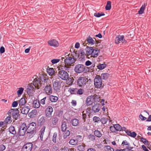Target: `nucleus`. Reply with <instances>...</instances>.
Segmentation results:
<instances>
[{
    "label": "nucleus",
    "mask_w": 151,
    "mask_h": 151,
    "mask_svg": "<svg viewBox=\"0 0 151 151\" xmlns=\"http://www.w3.org/2000/svg\"><path fill=\"white\" fill-rule=\"evenodd\" d=\"M122 145L123 146H125V147L126 148H129V143L126 140H124L123 141Z\"/></svg>",
    "instance_id": "obj_36"
},
{
    "label": "nucleus",
    "mask_w": 151,
    "mask_h": 151,
    "mask_svg": "<svg viewBox=\"0 0 151 151\" xmlns=\"http://www.w3.org/2000/svg\"><path fill=\"white\" fill-rule=\"evenodd\" d=\"M76 58L73 55H68L67 57L64 60L65 64L69 65H71L75 63Z\"/></svg>",
    "instance_id": "obj_5"
},
{
    "label": "nucleus",
    "mask_w": 151,
    "mask_h": 151,
    "mask_svg": "<svg viewBox=\"0 0 151 151\" xmlns=\"http://www.w3.org/2000/svg\"><path fill=\"white\" fill-rule=\"evenodd\" d=\"M48 76L47 75L45 74H43L40 75V78H38L39 80V84H38V89L40 88V87L41 86V83L43 84L44 83H47V81L48 80Z\"/></svg>",
    "instance_id": "obj_10"
},
{
    "label": "nucleus",
    "mask_w": 151,
    "mask_h": 151,
    "mask_svg": "<svg viewBox=\"0 0 151 151\" xmlns=\"http://www.w3.org/2000/svg\"><path fill=\"white\" fill-rule=\"evenodd\" d=\"M37 113V111L36 109L32 110L31 112L28 114L30 118L33 117Z\"/></svg>",
    "instance_id": "obj_26"
},
{
    "label": "nucleus",
    "mask_w": 151,
    "mask_h": 151,
    "mask_svg": "<svg viewBox=\"0 0 151 151\" xmlns=\"http://www.w3.org/2000/svg\"><path fill=\"white\" fill-rule=\"evenodd\" d=\"M100 105L99 104H95L92 107V109L95 113L98 112L100 109Z\"/></svg>",
    "instance_id": "obj_19"
},
{
    "label": "nucleus",
    "mask_w": 151,
    "mask_h": 151,
    "mask_svg": "<svg viewBox=\"0 0 151 151\" xmlns=\"http://www.w3.org/2000/svg\"><path fill=\"white\" fill-rule=\"evenodd\" d=\"M88 81V80L86 77H79L77 80V85L79 87H84L86 85Z\"/></svg>",
    "instance_id": "obj_6"
},
{
    "label": "nucleus",
    "mask_w": 151,
    "mask_h": 151,
    "mask_svg": "<svg viewBox=\"0 0 151 151\" xmlns=\"http://www.w3.org/2000/svg\"><path fill=\"white\" fill-rule=\"evenodd\" d=\"M78 140L77 139H71L69 142L70 145H76L78 143Z\"/></svg>",
    "instance_id": "obj_24"
},
{
    "label": "nucleus",
    "mask_w": 151,
    "mask_h": 151,
    "mask_svg": "<svg viewBox=\"0 0 151 151\" xmlns=\"http://www.w3.org/2000/svg\"><path fill=\"white\" fill-rule=\"evenodd\" d=\"M88 138L91 141H93L95 139V137L93 134H90L88 136Z\"/></svg>",
    "instance_id": "obj_41"
},
{
    "label": "nucleus",
    "mask_w": 151,
    "mask_h": 151,
    "mask_svg": "<svg viewBox=\"0 0 151 151\" xmlns=\"http://www.w3.org/2000/svg\"><path fill=\"white\" fill-rule=\"evenodd\" d=\"M126 132L127 135L133 138L137 136V134L134 132H131L127 130Z\"/></svg>",
    "instance_id": "obj_27"
},
{
    "label": "nucleus",
    "mask_w": 151,
    "mask_h": 151,
    "mask_svg": "<svg viewBox=\"0 0 151 151\" xmlns=\"http://www.w3.org/2000/svg\"><path fill=\"white\" fill-rule=\"evenodd\" d=\"M70 65H68L65 64V65H64L63 66H62V69L69 72V70H70Z\"/></svg>",
    "instance_id": "obj_48"
},
{
    "label": "nucleus",
    "mask_w": 151,
    "mask_h": 151,
    "mask_svg": "<svg viewBox=\"0 0 151 151\" xmlns=\"http://www.w3.org/2000/svg\"><path fill=\"white\" fill-rule=\"evenodd\" d=\"M58 121V119L57 117H53L52 119V123L53 125H55Z\"/></svg>",
    "instance_id": "obj_38"
},
{
    "label": "nucleus",
    "mask_w": 151,
    "mask_h": 151,
    "mask_svg": "<svg viewBox=\"0 0 151 151\" xmlns=\"http://www.w3.org/2000/svg\"><path fill=\"white\" fill-rule=\"evenodd\" d=\"M102 76L103 78V79H106L109 77V75L108 73H103L102 74Z\"/></svg>",
    "instance_id": "obj_54"
},
{
    "label": "nucleus",
    "mask_w": 151,
    "mask_h": 151,
    "mask_svg": "<svg viewBox=\"0 0 151 151\" xmlns=\"http://www.w3.org/2000/svg\"><path fill=\"white\" fill-rule=\"evenodd\" d=\"M33 106L35 108H38V104H37V100H35L33 103Z\"/></svg>",
    "instance_id": "obj_60"
},
{
    "label": "nucleus",
    "mask_w": 151,
    "mask_h": 151,
    "mask_svg": "<svg viewBox=\"0 0 151 151\" xmlns=\"http://www.w3.org/2000/svg\"><path fill=\"white\" fill-rule=\"evenodd\" d=\"M83 93V89L80 88L78 89H77L76 93L79 95H82Z\"/></svg>",
    "instance_id": "obj_57"
},
{
    "label": "nucleus",
    "mask_w": 151,
    "mask_h": 151,
    "mask_svg": "<svg viewBox=\"0 0 151 151\" xmlns=\"http://www.w3.org/2000/svg\"><path fill=\"white\" fill-rule=\"evenodd\" d=\"M48 45L51 46L57 47L59 46V43L58 41L55 39L49 40L47 42Z\"/></svg>",
    "instance_id": "obj_14"
},
{
    "label": "nucleus",
    "mask_w": 151,
    "mask_h": 151,
    "mask_svg": "<svg viewBox=\"0 0 151 151\" xmlns=\"http://www.w3.org/2000/svg\"><path fill=\"white\" fill-rule=\"evenodd\" d=\"M41 83V86L40 87V88H42L44 89L46 93L48 95H50L52 92V86L50 84H47V83Z\"/></svg>",
    "instance_id": "obj_3"
},
{
    "label": "nucleus",
    "mask_w": 151,
    "mask_h": 151,
    "mask_svg": "<svg viewBox=\"0 0 151 151\" xmlns=\"http://www.w3.org/2000/svg\"><path fill=\"white\" fill-rule=\"evenodd\" d=\"M85 66L82 64H78L75 68V72L78 73H80L83 72L85 70Z\"/></svg>",
    "instance_id": "obj_12"
},
{
    "label": "nucleus",
    "mask_w": 151,
    "mask_h": 151,
    "mask_svg": "<svg viewBox=\"0 0 151 151\" xmlns=\"http://www.w3.org/2000/svg\"><path fill=\"white\" fill-rule=\"evenodd\" d=\"M141 140L142 142L145 144H147L148 143V141L145 138L143 137H141Z\"/></svg>",
    "instance_id": "obj_61"
},
{
    "label": "nucleus",
    "mask_w": 151,
    "mask_h": 151,
    "mask_svg": "<svg viewBox=\"0 0 151 151\" xmlns=\"http://www.w3.org/2000/svg\"><path fill=\"white\" fill-rule=\"evenodd\" d=\"M94 134L95 136L100 138L102 136V134L101 132L98 130H95L94 132Z\"/></svg>",
    "instance_id": "obj_28"
},
{
    "label": "nucleus",
    "mask_w": 151,
    "mask_h": 151,
    "mask_svg": "<svg viewBox=\"0 0 151 151\" xmlns=\"http://www.w3.org/2000/svg\"><path fill=\"white\" fill-rule=\"evenodd\" d=\"M133 148V147H129L128 148H125L124 149V151H134V150H132Z\"/></svg>",
    "instance_id": "obj_64"
},
{
    "label": "nucleus",
    "mask_w": 151,
    "mask_h": 151,
    "mask_svg": "<svg viewBox=\"0 0 151 151\" xmlns=\"http://www.w3.org/2000/svg\"><path fill=\"white\" fill-rule=\"evenodd\" d=\"M60 61V60L58 59H53L51 60V62L53 64L59 62Z\"/></svg>",
    "instance_id": "obj_58"
},
{
    "label": "nucleus",
    "mask_w": 151,
    "mask_h": 151,
    "mask_svg": "<svg viewBox=\"0 0 151 151\" xmlns=\"http://www.w3.org/2000/svg\"><path fill=\"white\" fill-rule=\"evenodd\" d=\"M71 123L74 126H76L79 124V120L77 119H74L72 120Z\"/></svg>",
    "instance_id": "obj_29"
},
{
    "label": "nucleus",
    "mask_w": 151,
    "mask_h": 151,
    "mask_svg": "<svg viewBox=\"0 0 151 151\" xmlns=\"http://www.w3.org/2000/svg\"><path fill=\"white\" fill-rule=\"evenodd\" d=\"M71 106L73 107L76 106L77 104L76 101L74 100H72L71 102Z\"/></svg>",
    "instance_id": "obj_59"
},
{
    "label": "nucleus",
    "mask_w": 151,
    "mask_h": 151,
    "mask_svg": "<svg viewBox=\"0 0 151 151\" xmlns=\"http://www.w3.org/2000/svg\"><path fill=\"white\" fill-rule=\"evenodd\" d=\"M66 80V83L68 85H72L73 83L74 79L73 77H70L67 78Z\"/></svg>",
    "instance_id": "obj_22"
},
{
    "label": "nucleus",
    "mask_w": 151,
    "mask_h": 151,
    "mask_svg": "<svg viewBox=\"0 0 151 151\" xmlns=\"http://www.w3.org/2000/svg\"><path fill=\"white\" fill-rule=\"evenodd\" d=\"M39 123L40 125H42L45 122V117H42L39 119Z\"/></svg>",
    "instance_id": "obj_52"
},
{
    "label": "nucleus",
    "mask_w": 151,
    "mask_h": 151,
    "mask_svg": "<svg viewBox=\"0 0 151 151\" xmlns=\"http://www.w3.org/2000/svg\"><path fill=\"white\" fill-rule=\"evenodd\" d=\"M77 88H69L68 91L72 94H76L77 93Z\"/></svg>",
    "instance_id": "obj_34"
},
{
    "label": "nucleus",
    "mask_w": 151,
    "mask_h": 151,
    "mask_svg": "<svg viewBox=\"0 0 151 151\" xmlns=\"http://www.w3.org/2000/svg\"><path fill=\"white\" fill-rule=\"evenodd\" d=\"M26 103L25 99L24 98H22L19 101V106H24Z\"/></svg>",
    "instance_id": "obj_33"
},
{
    "label": "nucleus",
    "mask_w": 151,
    "mask_h": 151,
    "mask_svg": "<svg viewBox=\"0 0 151 151\" xmlns=\"http://www.w3.org/2000/svg\"><path fill=\"white\" fill-rule=\"evenodd\" d=\"M50 101L52 102H56L58 100V98L56 96L51 95L50 96Z\"/></svg>",
    "instance_id": "obj_32"
},
{
    "label": "nucleus",
    "mask_w": 151,
    "mask_h": 151,
    "mask_svg": "<svg viewBox=\"0 0 151 151\" xmlns=\"http://www.w3.org/2000/svg\"><path fill=\"white\" fill-rule=\"evenodd\" d=\"M86 145L85 144H83V145H79L78 146V150L79 151H84L85 149Z\"/></svg>",
    "instance_id": "obj_35"
},
{
    "label": "nucleus",
    "mask_w": 151,
    "mask_h": 151,
    "mask_svg": "<svg viewBox=\"0 0 151 151\" xmlns=\"http://www.w3.org/2000/svg\"><path fill=\"white\" fill-rule=\"evenodd\" d=\"M63 133V137L64 139L66 138L67 137L69 136L70 134V132L68 130H65Z\"/></svg>",
    "instance_id": "obj_39"
},
{
    "label": "nucleus",
    "mask_w": 151,
    "mask_h": 151,
    "mask_svg": "<svg viewBox=\"0 0 151 151\" xmlns=\"http://www.w3.org/2000/svg\"><path fill=\"white\" fill-rule=\"evenodd\" d=\"M34 79L32 83L29 84L27 86V93L28 95H32L33 91L36 89H38V79L37 76H34Z\"/></svg>",
    "instance_id": "obj_1"
},
{
    "label": "nucleus",
    "mask_w": 151,
    "mask_h": 151,
    "mask_svg": "<svg viewBox=\"0 0 151 151\" xmlns=\"http://www.w3.org/2000/svg\"><path fill=\"white\" fill-rule=\"evenodd\" d=\"M94 84L95 87L100 88L102 86V80L100 76L97 75L94 79Z\"/></svg>",
    "instance_id": "obj_8"
},
{
    "label": "nucleus",
    "mask_w": 151,
    "mask_h": 151,
    "mask_svg": "<svg viewBox=\"0 0 151 151\" xmlns=\"http://www.w3.org/2000/svg\"><path fill=\"white\" fill-rule=\"evenodd\" d=\"M29 110V107H23L22 109L21 113L23 114H27L28 113Z\"/></svg>",
    "instance_id": "obj_20"
},
{
    "label": "nucleus",
    "mask_w": 151,
    "mask_h": 151,
    "mask_svg": "<svg viewBox=\"0 0 151 151\" xmlns=\"http://www.w3.org/2000/svg\"><path fill=\"white\" fill-rule=\"evenodd\" d=\"M24 90V88H23L21 87L19 88L18 90L17 91V94L18 95H21Z\"/></svg>",
    "instance_id": "obj_50"
},
{
    "label": "nucleus",
    "mask_w": 151,
    "mask_h": 151,
    "mask_svg": "<svg viewBox=\"0 0 151 151\" xmlns=\"http://www.w3.org/2000/svg\"><path fill=\"white\" fill-rule=\"evenodd\" d=\"M93 98V102H98L99 101L100 99L99 96L96 95L92 96Z\"/></svg>",
    "instance_id": "obj_47"
},
{
    "label": "nucleus",
    "mask_w": 151,
    "mask_h": 151,
    "mask_svg": "<svg viewBox=\"0 0 151 151\" xmlns=\"http://www.w3.org/2000/svg\"><path fill=\"white\" fill-rule=\"evenodd\" d=\"M57 135V134L56 132L54 133L53 136L52 141L54 143L56 142Z\"/></svg>",
    "instance_id": "obj_55"
},
{
    "label": "nucleus",
    "mask_w": 151,
    "mask_h": 151,
    "mask_svg": "<svg viewBox=\"0 0 151 151\" xmlns=\"http://www.w3.org/2000/svg\"><path fill=\"white\" fill-rule=\"evenodd\" d=\"M86 56L89 58L90 57L96 58L98 56L99 50L97 48H94L93 47H87L86 49Z\"/></svg>",
    "instance_id": "obj_2"
},
{
    "label": "nucleus",
    "mask_w": 151,
    "mask_h": 151,
    "mask_svg": "<svg viewBox=\"0 0 151 151\" xmlns=\"http://www.w3.org/2000/svg\"><path fill=\"white\" fill-rule=\"evenodd\" d=\"M93 120L95 122L98 123L100 121V119L99 117L95 116L93 117Z\"/></svg>",
    "instance_id": "obj_53"
},
{
    "label": "nucleus",
    "mask_w": 151,
    "mask_h": 151,
    "mask_svg": "<svg viewBox=\"0 0 151 151\" xmlns=\"http://www.w3.org/2000/svg\"><path fill=\"white\" fill-rule=\"evenodd\" d=\"M27 128L26 124L25 123L22 124L20 126L18 131V134L19 136H24L26 131L27 132Z\"/></svg>",
    "instance_id": "obj_7"
},
{
    "label": "nucleus",
    "mask_w": 151,
    "mask_h": 151,
    "mask_svg": "<svg viewBox=\"0 0 151 151\" xmlns=\"http://www.w3.org/2000/svg\"><path fill=\"white\" fill-rule=\"evenodd\" d=\"M105 15V14L103 13H99L96 12L94 14V16L97 17H99L101 16H104Z\"/></svg>",
    "instance_id": "obj_49"
},
{
    "label": "nucleus",
    "mask_w": 151,
    "mask_h": 151,
    "mask_svg": "<svg viewBox=\"0 0 151 151\" xmlns=\"http://www.w3.org/2000/svg\"><path fill=\"white\" fill-rule=\"evenodd\" d=\"M11 118V116H8L5 119V122L7 124H10L12 122Z\"/></svg>",
    "instance_id": "obj_46"
},
{
    "label": "nucleus",
    "mask_w": 151,
    "mask_h": 151,
    "mask_svg": "<svg viewBox=\"0 0 151 151\" xmlns=\"http://www.w3.org/2000/svg\"><path fill=\"white\" fill-rule=\"evenodd\" d=\"M100 121H101L102 124H104L107 122V119L106 118L103 117L101 120H100Z\"/></svg>",
    "instance_id": "obj_56"
},
{
    "label": "nucleus",
    "mask_w": 151,
    "mask_h": 151,
    "mask_svg": "<svg viewBox=\"0 0 151 151\" xmlns=\"http://www.w3.org/2000/svg\"><path fill=\"white\" fill-rule=\"evenodd\" d=\"M45 129V126H43L42 128L41 129L40 131V139L41 140H43V135L44 134V133Z\"/></svg>",
    "instance_id": "obj_25"
},
{
    "label": "nucleus",
    "mask_w": 151,
    "mask_h": 151,
    "mask_svg": "<svg viewBox=\"0 0 151 151\" xmlns=\"http://www.w3.org/2000/svg\"><path fill=\"white\" fill-rule=\"evenodd\" d=\"M111 2L110 1H108L107 2L106 5L105 7L106 10H109L111 9Z\"/></svg>",
    "instance_id": "obj_40"
},
{
    "label": "nucleus",
    "mask_w": 151,
    "mask_h": 151,
    "mask_svg": "<svg viewBox=\"0 0 151 151\" xmlns=\"http://www.w3.org/2000/svg\"><path fill=\"white\" fill-rule=\"evenodd\" d=\"M53 87L55 90L56 91H59L61 88V83L57 80L55 81L53 84Z\"/></svg>",
    "instance_id": "obj_15"
},
{
    "label": "nucleus",
    "mask_w": 151,
    "mask_h": 151,
    "mask_svg": "<svg viewBox=\"0 0 151 151\" xmlns=\"http://www.w3.org/2000/svg\"><path fill=\"white\" fill-rule=\"evenodd\" d=\"M79 53L82 58H84L85 55H86V53H85L83 50L82 49L80 50L79 51Z\"/></svg>",
    "instance_id": "obj_43"
},
{
    "label": "nucleus",
    "mask_w": 151,
    "mask_h": 151,
    "mask_svg": "<svg viewBox=\"0 0 151 151\" xmlns=\"http://www.w3.org/2000/svg\"><path fill=\"white\" fill-rule=\"evenodd\" d=\"M36 124L35 122H32L29 124L27 127V133H30L32 134H34L35 132Z\"/></svg>",
    "instance_id": "obj_9"
},
{
    "label": "nucleus",
    "mask_w": 151,
    "mask_h": 151,
    "mask_svg": "<svg viewBox=\"0 0 151 151\" xmlns=\"http://www.w3.org/2000/svg\"><path fill=\"white\" fill-rule=\"evenodd\" d=\"M147 5V4L144 3V4L142 5V7L140 8L138 12V14H143L144 12V10H145L146 6Z\"/></svg>",
    "instance_id": "obj_23"
},
{
    "label": "nucleus",
    "mask_w": 151,
    "mask_h": 151,
    "mask_svg": "<svg viewBox=\"0 0 151 151\" xmlns=\"http://www.w3.org/2000/svg\"><path fill=\"white\" fill-rule=\"evenodd\" d=\"M124 37L122 36L119 35L116 37L115 42L116 44H118L120 42L124 43Z\"/></svg>",
    "instance_id": "obj_17"
},
{
    "label": "nucleus",
    "mask_w": 151,
    "mask_h": 151,
    "mask_svg": "<svg viewBox=\"0 0 151 151\" xmlns=\"http://www.w3.org/2000/svg\"><path fill=\"white\" fill-rule=\"evenodd\" d=\"M105 150L106 151H114V149L109 146H107L105 147Z\"/></svg>",
    "instance_id": "obj_51"
},
{
    "label": "nucleus",
    "mask_w": 151,
    "mask_h": 151,
    "mask_svg": "<svg viewBox=\"0 0 151 151\" xmlns=\"http://www.w3.org/2000/svg\"><path fill=\"white\" fill-rule=\"evenodd\" d=\"M116 131H121L122 130V127L119 124L114 125Z\"/></svg>",
    "instance_id": "obj_42"
},
{
    "label": "nucleus",
    "mask_w": 151,
    "mask_h": 151,
    "mask_svg": "<svg viewBox=\"0 0 151 151\" xmlns=\"http://www.w3.org/2000/svg\"><path fill=\"white\" fill-rule=\"evenodd\" d=\"M9 132L12 134H16V131L14 127L13 126H10L9 128Z\"/></svg>",
    "instance_id": "obj_30"
},
{
    "label": "nucleus",
    "mask_w": 151,
    "mask_h": 151,
    "mask_svg": "<svg viewBox=\"0 0 151 151\" xmlns=\"http://www.w3.org/2000/svg\"><path fill=\"white\" fill-rule=\"evenodd\" d=\"M91 112V109L90 108H88L86 111H83V113H85L88 116H89Z\"/></svg>",
    "instance_id": "obj_37"
},
{
    "label": "nucleus",
    "mask_w": 151,
    "mask_h": 151,
    "mask_svg": "<svg viewBox=\"0 0 151 151\" xmlns=\"http://www.w3.org/2000/svg\"><path fill=\"white\" fill-rule=\"evenodd\" d=\"M66 124L65 122H64L61 125L62 130V131L64 132L65 131L66 129Z\"/></svg>",
    "instance_id": "obj_44"
},
{
    "label": "nucleus",
    "mask_w": 151,
    "mask_h": 151,
    "mask_svg": "<svg viewBox=\"0 0 151 151\" xmlns=\"http://www.w3.org/2000/svg\"><path fill=\"white\" fill-rule=\"evenodd\" d=\"M32 145V144L31 143H26L23 146L21 151H31Z\"/></svg>",
    "instance_id": "obj_13"
},
{
    "label": "nucleus",
    "mask_w": 151,
    "mask_h": 151,
    "mask_svg": "<svg viewBox=\"0 0 151 151\" xmlns=\"http://www.w3.org/2000/svg\"><path fill=\"white\" fill-rule=\"evenodd\" d=\"M8 114L12 116L15 120L19 118V111L18 109H10L8 112Z\"/></svg>",
    "instance_id": "obj_4"
},
{
    "label": "nucleus",
    "mask_w": 151,
    "mask_h": 151,
    "mask_svg": "<svg viewBox=\"0 0 151 151\" xmlns=\"http://www.w3.org/2000/svg\"><path fill=\"white\" fill-rule=\"evenodd\" d=\"M106 67V65L105 64H100L97 66V68L100 70H102Z\"/></svg>",
    "instance_id": "obj_45"
},
{
    "label": "nucleus",
    "mask_w": 151,
    "mask_h": 151,
    "mask_svg": "<svg viewBox=\"0 0 151 151\" xmlns=\"http://www.w3.org/2000/svg\"><path fill=\"white\" fill-rule=\"evenodd\" d=\"M88 43L91 45H93L95 43V41L91 37H88L86 40Z\"/></svg>",
    "instance_id": "obj_31"
},
{
    "label": "nucleus",
    "mask_w": 151,
    "mask_h": 151,
    "mask_svg": "<svg viewBox=\"0 0 151 151\" xmlns=\"http://www.w3.org/2000/svg\"><path fill=\"white\" fill-rule=\"evenodd\" d=\"M58 76L62 79L66 80L69 77V75L68 73L64 70H59L58 72Z\"/></svg>",
    "instance_id": "obj_11"
},
{
    "label": "nucleus",
    "mask_w": 151,
    "mask_h": 151,
    "mask_svg": "<svg viewBox=\"0 0 151 151\" xmlns=\"http://www.w3.org/2000/svg\"><path fill=\"white\" fill-rule=\"evenodd\" d=\"M47 71L49 75L51 76L54 75L55 74V71L53 68H50L48 67L47 69Z\"/></svg>",
    "instance_id": "obj_21"
},
{
    "label": "nucleus",
    "mask_w": 151,
    "mask_h": 151,
    "mask_svg": "<svg viewBox=\"0 0 151 151\" xmlns=\"http://www.w3.org/2000/svg\"><path fill=\"white\" fill-rule=\"evenodd\" d=\"M87 105L89 106L92 104L93 102V98L92 96H88L86 100Z\"/></svg>",
    "instance_id": "obj_18"
},
{
    "label": "nucleus",
    "mask_w": 151,
    "mask_h": 151,
    "mask_svg": "<svg viewBox=\"0 0 151 151\" xmlns=\"http://www.w3.org/2000/svg\"><path fill=\"white\" fill-rule=\"evenodd\" d=\"M53 110L52 107L49 106L46 110V116L47 118L50 117L52 115V113L53 112Z\"/></svg>",
    "instance_id": "obj_16"
},
{
    "label": "nucleus",
    "mask_w": 151,
    "mask_h": 151,
    "mask_svg": "<svg viewBox=\"0 0 151 151\" xmlns=\"http://www.w3.org/2000/svg\"><path fill=\"white\" fill-rule=\"evenodd\" d=\"M110 131L112 132H115L116 131L115 127L114 125V126H111L110 127Z\"/></svg>",
    "instance_id": "obj_63"
},
{
    "label": "nucleus",
    "mask_w": 151,
    "mask_h": 151,
    "mask_svg": "<svg viewBox=\"0 0 151 151\" xmlns=\"http://www.w3.org/2000/svg\"><path fill=\"white\" fill-rule=\"evenodd\" d=\"M18 104V102L17 101H14L12 103V106L13 107H16L17 106Z\"/></svg>",
    "instance_id": "obj_62"
}]
</instances>
